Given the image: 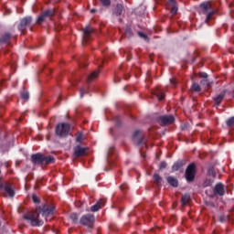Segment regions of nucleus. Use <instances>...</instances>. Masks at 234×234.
Wrapping results in <instances>:
<instances>
[{"label":"nucleus","mask_w":234,"mask_h":234,"mask_svg":"<svg viewBox=\"0 0 234 234\" xmlns=\"http://www.w3.org/2000/svg\"><path fill=\"white\" fill-rule=\"evenodd\" d=\"M12 37V34L10 33H5L2 37L0 38V45L1 43H8Z\"/></svg>","instance_id":"b1692460"},{"label":"nucleus","mask_w":234,"mask_h":234,"mask_svg":"<svg viewBox=\"0 0 234 234\" xmlns=\"http://www.w3.org/2000/svg\"><path fill=\"white\" fill-rule=\"evenodd\" d=\"M154 184H156L157 186H160L162 184V176L158 174H154Z\"/></svg>","instance_id":"cd10ccee"},{"label":"nucleus","mask_w":234,"mask_h":234,"mask_svg":"<svg viewBox=\"0 0 234 234\" xmlns=\"http://www.w3.org/2000/svg\"><path fill=\"white\" fill-rule=\"evenodd\" d=\"M55 133L58 138H67L69 133H70V124L66 122H60L57 125Z\"/></svg>","instance_id":"f03ea898"},{"label":"nucleus","mask_w":234,"mask_h":234,"mask_svg":"<svg viewBox=\"0 0 234 234\" xmlns=\"http://www.w3.org/2000/svg\"><path fill=\"white\" fill-rule=\"evenodd\" d=\"M186 165V159H181L176 162L172 166V171H178L180 167H184Z\"/></svg>","instance_id":"aec40b11"},{"label":"nucleus","mask_w":234,"mask_h":234,"mask_svg":"<svg viewBox=\"0 0 234 234\" xmlns=\"http://www.w3.org/2000/svg\"><path fill=\"white\" fill-rule=\"evenodd\" d=\"M218 218H219V222L223 223V222H226V220H229V216L221 214L219 215Z\"/></svg>","instance_id":"f704fd0d"},{"label":"nucleus","mask_w":234,"mask_h":234,"mask_svg":"<svg viewBox=\"0 0 234 234\" xmlns=\"http://www.w3.org/2000/svg\"><path fill=\"white\" fill-rule=\"evenodd\" d=\"M122 12H123V5L122 4H117L112 11L113 16H116L118 17L122 16Z\"/></svg>","instance_id":"4be33fe9"},{"label":"nucleus","mask_w":234,"mask_h":234,"mask_svg":"<svg viewBox=\"0 0 234 234\" xmlns=\"http://www.w3.org/2000/svg\"><path fill=\"white\" fill-rule=\"evenodd\" d=\"M160 125H171L175 122V116L173 115H163L159 117Z\"/></svg>","instance_id":"9d476101"},{"label":"nucleus","mask_w":234,"mask_h":234,"mask_svg":"<svg viewBox=\"0 0 234 234\" xmlns=\"http://www.w3.org/2000/svg\"><path fill=\"white\" fill-rule=\"evenodd\" d=\"M207 206H210V207H215V204L211 202H207Z\"/></svg>","instance_id":"de8ad7c7"},{"label":"nucleus","mask_w":234,"mask_h":234,"mask_svg":"<svg viewBox=\"0 0 234 234\" xmlns=\"http://www.w3.org/2000/svg\"><path fill=\"white\" fill-rule=\"evenodd\" d=\"M10 147H14L13 139L0 144V153H2V154H4V153H8L10 151Z\"/></svg>","instance_id":"ddd939ff"},{"label":"nucleus","mask_w":234,"mask_h":234,"mask_svg":"<svg viewBox=\"0 0 234 234\" xmlns=\"http://www.w3.org/2000/svg\"><path fill=\"white\" fill-rule=\"evenodd\" d=\"M170 83L172 87H176V80H175V79H170Z\"/></svg>","instance_id":"49530a36"},{"label":"nucleus","mask_w":234,"mask_h":234,"mask_svg":"<svg viewBox=\"0 0 234 234\" xmlns=\"http://www.w3.org/2000/svg\"><path fill=\"white\" fill-rule=\"evenodd\" d=\"M83 37H82V45H85L87 41H89V37H90V35L92 32H94V28H92L90 26H86L84 28H82Z\"/></svg>","instance_id":"6e6552de"},{"label":"nucleus","mask_w":234,"mask_h":234,"mask_svg":"<svg viewBox=\"0 0 234 234\" xmlns=\"http://www.w3.org/2000/svg\"><path fill=\"white\" fill-rule=\"evenodd\" d=\"M137 35L139 36V37H141V39H144V41H146V43H149V37L147 36V34L138 31Z\"/></svg>","instance_id":"7c9ffc66"},{"label":"nucleus","mask_w":234,"mask_h":234,"mask_svg":"<svg viewBox=\"0 0 234 234\" xmlns=\"http://www.w3.org/2000/svg\"><path fill=\"white\" fill-rule=\"evenodd\" d=\"M95 221H96V218H94V214L83 215L79 220L81 226H86V228H90V229L94 228Z\"/></svg>","instance_id":"20e7f679"},{"label":"nucleus","mask_w":234,"mask_h":234,"mask_svg":"<svg viewBox=\"0 0 234 234\" xmlns=\"http://www.w3.org/2000/svg\"><path fill=\"white\" fill-rule=\"evenodd\" d=\"M212 83H213V81L209 80L208 79H203L200 81L201 87H204L205 89H208V87H211Z\"/></svg>","instance_id":"a878e982"},{"label":"nucleus","mask_w":234,"mask_h":234,"mask_svg":"<svg viewBox=\"0 0 234 234\" xmlns=\"http://www.w3.org/2000/svg\"><path fill=\"white\" fill-rule=\"evenodd\" d=\"M166 182H168L172 187H178V179H176L175 176H166Z\"/></svg>","instance_id":"412c9836"},{"label":"nucleus","mask_w":234,"mask_h":234,"mask_svg":"<svg viewBox=\"0 0 234 234\" xmlns=\"http://www.w3.org/2000/svg\"><path fill=\"white\" fill-rule=\"evenodd\" d=\"M185 178L187 182L195 180V164H190L185 172Z\"/></svg>","instance_id":"423d86ee"},{"label":"nucleus","mask_w":234,"mask_h":234,"mask_svg":"<svg viewBox=\"0 0 234 234\" xmlns=\"http://www.w3.org/2000/svg\"><path fill=\"white\" fill-rule=\"evenodd\" d=\"M154 96L158 98L159 101H162L165 98V95H164V91L160 89H156L155 92H154Z\"/></svg>","instance_id":"393cba45"},{"label":"nucleus","mask_w":234,"mask_h":234,"mask_svg":"<svg viewBox=\"0 0 234 234\" xmlns=\"http://www.w3.org/2000/svg\"><path fill=\"white\" fill-rule=\"evenodd\" d=\"M38 209L42 213V217H44V218H47L49 215H54V207H49L48 205H44L43 207H38Z\"/></svg>","instance_id":"9b49d317"},{"label":"nucleus","mask_w":234,"mask_h":234,"mask_svg":"<svg viewBox=\"0 0 234 234\" xmlns=\"http://www.w3.org/2000/svg\"><path fill=\"white\" fill-rule=\"evenodd\" d=\"M84 139L85 137L83 136V133L80 132L76 137V142L81 144V142H83Z\"/></svg>","instance_id":"72a5a7b5"},{"label":"nucleus","mask_w":234,"mask_h":234,"mask_svg":"<svg viewBox=\"0 0 234 234\" xmlns=\"http://www.w3.org/2000/svg\"><path fill=\"white\" fill-rule=\"evenodd\" d=\"M207 175H208V176H215V168L209 167L207 169Z\"/></svg>","instance_id":"4c0bfd02"},{"label":"nucleus","mask_w":234,"mask_h":234,"mask_svg":"<svg viewBox=\"0 0 234 234\" xmlns=\"http://www.w3.org/2000/svg\"><path fill=\"white\" fill-rule=\"evenodd\" d=\"M141 155H142L143 158H145V155H144V154H141Z\"/></svg>","instance_id":"3c124183"},{"label":"nucleus","mask_w":234,"mask_h":234,"mask_svg":"<svg viewBox=\"0 0 234 234\" xmlns=\"http://www.w3.org/2000/svg\"><path fill=\"white\" fill-rule=\"evenodd\" d=\"M31 162L34 165H43V154L37 153L31 154Z\"/></svg>","instance_id":"f8f14e48"},{"label":"nucleus","mask_w":234,"mask_h":234,"mask_svg":"<svg viewBox=\"0 0 234 234\" xmlns=\"http://www.w3.org/2000/svg\"><path fill=\"white\" fill-rule=\"evenodd\" d=\"M189 194H185L182 198H181V202H182V206H187V203L189 202Z\"/></svg>","instance_id":"c85d7f7f"},{"label":"nucleus","mask_w":234,"mask_h":234,"mask_svg":"<svg viewBox=\"0 0 234 234\" xmlns=\"http://www.w3.org/2000/svg\"><path fill=\"white\" fill-rule=\"evenodd\" d=\"M191 90H194L195 92H200L202 89L200 88V84L194 82L191 86Z\"/></svg>","instance_id":"473e14b6"},{"label":"nucleus","mask_w":234,"mask_h":234,"mask_svg":"<svg viewBox=\"0 0 234 234\" xmlns=\"http://www.w3.org/2000/svg\"><path fill=\"white\" fill-rule=\"evenodd\" d=\"M114 122H115L116 127H122V119H120V117H115Z\"/></svg>","instance_id":"c9c22d12"},{"label":"nucleus","mask_w":234,"mask_h":234,"mask_svg":"<svg viewBox=\"0 0 234 234\" xmlns=\"http://www.w3.org/2000/svg\"><path fill=\"white\" fill-rule=\"evenodd\" d=\"M227 125H228V127H233V125H234V117H231L227 121Z\"/></svg>","instance_id":"e433bc0d"},{"label":"nucleus","mask_w":234,"mask_h":234,"mask_svg":"<svg viewBox=\"0 0 234 234\" xmlns=\"http://www.w3.org/2000/svg\"><path fill=\"white\" fill-rule=\"evenodd\" d=\"M42 212L39 207H37L35 212H29L24 215V219L28 220L31 226H43V221L41 219Z\"/></svg>","instance_id":"f257e3e1"},{"label":"nucleus","mask_w":234,"mask_h":234,"mask_svg":"<svg viewBox=\"0 0 234 234\" xmlns=\"http://www.w3.org/2000/svg\"><path fill=\"white\" fill-rule=\"evenodd\" d=\"M100 74V71H93L90 76H88L87 82L90 83L91 80H94V78H97Z\"/></svg>","instance_id":"2f4dec72"},{"label":"nucleus","mask_w":234,"mask_h":234,"mask_svg":"<svg viewBox=\"0 0 234 234\" xmlns=\"http://www.w3.org/2000/svg\"><path fill=\"white\" fill-rule=\"evenodd\" d=\"M32 200L35 204H39V198H37V196H36V194H32Z\"/></svg>","instance_id":"a19ab883"},{"label":"nucleus","mask_w":234,"mask_h":234,"mask_svg":"<svg viewBox=\"0 0 234 234\" xmlns=\"http://www.w3.org/2000/svg\"><path fill=\"white\" fill-rule=\"evenodd\" d=\"M30 23H32V16H26L20 19V23L18 24V30L23 32L27 29V27H30Z\"/></svg>","instance_id":"0eeeda50"},{"label":"nucleus","mask_w":234,"mask_h":234,"mask_svg":"<svg viewBox=\"0 0 234 234\" xmlns=\"http://www.w3.org/2000/svg\"><path fill=\"white\" fill-rule=\"evenodd\" d=\"M227 92L228 90H224L221 93L214 97L215 105H217V107L220 106V103H222V100H224Z\"/></svg>","instance_id":"2eb2a0df"},{"label":"nucleus","mask_w":234,"mask_h":234,"mask_svg":"<svg viewBox=\"0 0 234 234\" xmlns=\"http://www.w3.org/2000/svg\"><path fill=\"white\" fill-rule=\"evenodd\" d=\"M134 145H142L144 143V137L142 136V130H136L132 137Z\"/></svg>","instance_id":"1a4fd4ad"},{"label":"nucleus","mask_w":234,"mask_h":234,"mask_svg":"<svg viewBox=\"0 0 234 234\" xmlns=\"http://www.w3.org/2000/svg\"><path fill=\"white\" fill-rule=\"evenodd\" d=\"M214 194L219 197H224L226 195V188L222 183H218L214 187Z\"/></svg>","instance_id":"4468645a"},{"label":"nucleus","mask_w":234,"mask_h":234,"mask_svg":"<svg viewBox=\"0 0 234 234\" xmlns=\"http://www.w3.org/2000/svg\"><path fill=\"white\" fill-rule=\"evenodd\" d=\"M74 156L80 157L83 156L87 153V148L81 147V145H77L74 149Z\"/></svg>","instance_id":"f3484780"},{"label":"nucleus","mask_w":234,"mask_h":234,"mask_svg":"<svg viewBox=\"0 0 234 234\" xmlns=\"http://www.w3.org/2000/svg\"><path fill=\"white\" fill-rule=\"evenodd\" d=\"M90 13H91V14H96V9H91V10H90Z\"/></svg>","instance_id":"8fccbe9b"},{"label":"nucleus","mask_w":234,"mask_h":234,"mask_svg":"<svg viewBox=\"0 0 234 234\" xmlns=\"http://www.w3.org/2000/svg\"><path fill=\"white\" fill-rule=\"evenodd\" d=\"M69 218L72 220V222H74V224H78V222H80V216L78 215V213H71Z\"/></svg>","instance_id":"c756f323"},{"label":"nucleus","mask_w":234,"mask_h":234,"mask_svg":"<svg viewBox=\"0 0 234 234\" xmlns=\"http://www.w3.org/2000/svg\"><path fill=\"white\" fill-rule=\"evenodd\" d=\"M103 6H111V0H100Z\"/></svg>","instance_id":"ea45409f"},{"label":"nucleus","mask_w":234,"mask_h":234,"mask_svg":"<svg viewBox=\"0 0 234 234\" xmlns=\"http://www.w3.org/2000/svg\"><path fill=\"white\" fill-rule=\"evenodd\" d=\"M167 167V163L162 162L159 165V169H165Z\"/></svg>","instance_id":"c03bdc74"},{"label":"nucleus","mask_w":234,"mask_h":234,"mask_svg":"<svg viewBox=\"0 0 234 234\" xmlns=\"http://www.w3.org/2000/svg\"><path fill=\"white\" fill-rule=\"evenodd\" d=\"M101 206H105V201L100 199L95 205L90 207V211L96 213V211H100Z\"/></svg>","instance_id":"6ab92c4d"},{"label":"nucleus","mask_w":234,"mask_h":234,"mask_svg":"<svg viewBox=\"0 0 234 234\" xmlns=\"http://www.w3.org/2000/svg\"><path fill=\"white\" fill-rule=\"evenodd\" d=\"M168 5L171 6V15L176 16L178 12V6L176 0H168Z\"/></svg>","instance_id":"a211bd4d"},{"label":"nucleus","mask_w":234,"mask_h":234,"mask_svg":"<svg viewBox=\"0 0 234 234\" xmlns=\"http://www.w3.org/2000/svg\"><path fill=\"white\" fill-rule=\"evenodd\" d=\"M215 181L213 179H207L204 183L205 187L211 186Z\"/></svg>","instance_id":"58836bf2"},{"label":"nucleus","mask_w":234,"mask_h":234,"mask_svg":"<svg viewBox=\"0 0 234 234\" xmlns=\"http://www.w3.org/2000/svg\"><path fill=\"white\" fill-rule=\"evenodd\" d=\"M80 98H83V96H85V88H80Z\"/></svg>","instance_id":"a18cd8bd"},{"label":"nucleus","mask_w":234,"mask_h":234,"mask_svg":"<svg viewBox=\"0 0 234 234\" xmlns=\"http://www.w3.org/2000/svg\"><path fill=\"white\" fill-rule=\"evenodd\" d=\"M20 96L24 101H28V100L30 99V93L28 91L22 90L20 92Z\"/></svg>","instance_id":"bb28decb"},{"label":"nucleus","mask_w":234,"mask_h":234,"mask_svg":"<svg viewBox=\"0 0 234 234\" xmlns=\"http://www.w3.org/2000/svg\"><path fill=\"white\" fill-rule=\"evenodd\" d=\"M56 162V158L52 155H42V165H48L50 164H54Z\"/></svg>","instance_id":"dca6fc26"},{"label":"nucleus","mask_w":234,"mask_h":234,"mask_svg":"<svg viewBox=\"0 0 234 234\" xmlns=\"http://www.w3.org/2000/svg\"><path fill=\"white\" fill-rule=\"evenodd\" d=\"M199 8L202 14L207 16L205 23H208L211 16H213L215 14V11H213V8L211 7V4L209 2H203L199 5Z\"/></svg>","instance_id":"7ed1b4c3"},{"label":"nucleus","mask_w":234,"mask_h":234,"mask_svg":"<svg viewBox=\"0 0 234 234\" xmlns=\"http://www.w3.org/2000/svg\"><path fill=\"white\" fill-rule=\"evenodd\" d=\"M124 36L125 37H128V39H131V37L134 36V33H133V29H131V26H126L124 27Z\"/></svg>","instance_id":"5701e85b"},{"label":"nucleus","mask_w":234,"mask_h":234,"mask_svg":"<svg viewBox=\"0 0 234 234\" xmlns=\"http://www.w3.org/2000/svg\"><path fill=\"white\" fill-rule=\"evenodd\" d=\"M200 78H203L204 80H207L208 75L206 72L199 73Z\"/></svg>","instance_id":"37998d69"},{"label":"nucleus","mask_w":234,"mask_h":234,"mask_svg":"<svg viewBox=\"0 0 234 234\" xmlns=\"http://www.w3.org/2000/svg\"><path fill=\"white\" fill-rule=\"evenodd\" d=\"M120 189H121L122 191H123V189H125V185H122V186H120Z\"/></svg>","instance_id":"09e8293b"},{"label":"nucleus","mask_w":234,"mask_h":234,"mask_svg":"<svg viewBox=\"0 0 234 234\" xmlns=\"http://www.w3.org/2000/svg\"><path fill=\"white\" fill-rule=\"evenodd\" d=\"M56 16V9H47L44 12L41 13V15L37 18V25H41L44 21H47V19H51V17H54Z\"/></svg>","instance_id":"39448f33"},{"label":"nucleus","mask_w":234,"mask_h":234,"mask_svg":"<svg viewBox=\"0 0 234 234\" xmlns=\"http://www.w3.org/2000/svg\"><path fill=\"white\" fill-rule=\"evenodd\" d=\"M189 123L186 122L185 124L181 125L182 131H187L189 129Z\"/></svg>","instance_id":"79ce46f5"}]
</instances>
